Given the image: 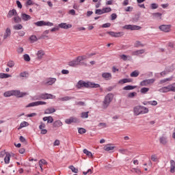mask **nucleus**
Segmentation results:
<instances>
[{
    "instance_id": "48",
    "label": "nucleus",
    "mask_w": 175,
    "mask_h": 175,
    "mask_svg": "<svg viewBox=\"0 0 175 175\" xmlns=\"http://www.w3.org/2000/svg\"><path fill=\"white\" fill-rule=\"evenodd\" d=\"M147 103L151 106H157V105H158V102H157V100L147 101Z\"/></svg>"
},
{
    "instance_id": "28",
    "label": "nucleus",
    "mask_w": 175,
    "mask_h": 175,
    "mask_svg": "<svg viewBox=\"0 0 175 175\" xmlns=\"http://www.w3.org/2000/svg\"><path fill=\"white\" fill-rule=\"evenodd\" d=\"M14 23H16V24H19V23H21V21H22V19H21V18H20V16H18V14H16V15H15L14 16Z\"/></svg>"
},
{
    "instance_id": "13",
    "label": "nucleus",
    "mask_w": 175,
    "mask_h": 175,
    "mask_svg": "<svg viewBox=\"0 0 175 175\" xmlns=\"http://www.w3.org/2000/svg\"><path fill=\"white\" fill-rule=\"evenodd\" d=\"M159 92H161L162 94H166L167 92H171L170 91V85L167 86H164L159 90Z\"/></svg>"
},
{
    "instance_id": "64",
    "label": "nucleus",
    "mask_w": 175,
    "mask_h": 175,
    "mask_svg": "<svg viewBox=\"0 0 175 175\" xmlns=\"http://www.w3.org/2000/svg\"><path fill=\"white\" fill-rule=\"evenodd\" d=\"M111 25V23H105L102 25V28H109Z\"/></svg>"
},
{
    "instance_id": "53",
    "label": "nucleus",
    "mask_w": 175,
    "mask_h": 175,
    "mask_svg": "<svg viewBox=\"0 0 175 175\" xmlns=\"http://www.w3.org/2000/svg\"><path fill=\"white\" fill-rule=\"evenodd\" d=\"M36 106H42L43 105H46V103L44 101H36Z\"/></svg>"
},
{
    "instance_id": "55",
    "label": "nucleus",
    "mask_w": 175,
    "mask_h": 175,
    "mask_svg": "<svg viewBox=\"0 0 175 175\" xmlns=\"http://www.w3.org/2000/svg\"><path fill=\"white\" fill-rule=\"evenodd\" d=\"M95 14H98V15L104 14L103 9H102V10H100V9L96 10Z\"/></svg>"
},
{
    "instance_id": "12",
    "label": "nucleus",
    "mask_w": 175,
    "mask_h": 175,
    "mask_svg": "<svg viewBox=\"0 0 175 175\" xmlns=\"http://www.w3.org/2000/svg\"><path fill=\"white\" fill-rule=\"evenodd\" d=\"M170 25H163L159 26V29L163 32H170Z\"/></svg>"
},
{
    "instance_id": "11",
    "label": "nucleus",
    "mask_w": 175,
    "mask_h": 175,
    "mask_svg": "<svg viewBox=\"0 0 175 175\" xmlns=\"http://www.w3.org/2000/svg\"><path fill=\"white\" fill-rule=\"evenodd\" d=\"M69 66H72V68H76V66H79L80 65V62L77 57L75 59H73L68 62Z\"/></svg>"
},
{
    "instance_id": "63",
    "label": "nucleus",
    "mask_w": 175,
    "mask_h": 175,
    "mask_svg": "<svg viewBox=\"0 0 175 175\" xmlns=\"http://www.w3.org/2000/svg\"><path fill=\"white\" fill-rule=\"evenodd\" d=\"M133 10V7L129 6L125 9V12H132Z\"/></svg>"
},
{
    "instance_id": "51",
    "label": "nucleus",
    "mask_w": 175,
    "mask_h": 175,
    "mask_svg": "<svg viewBox=\"0 0 175 175\" xmlns=\"http://www.w3.org/2000/svg\"><path fill=\"white\" fill-rule=\"evenodd\" d=\"M170 90L171 92H175V83L170 84Z\"/></svg>"
},
{
    "instance_id": "61",
    "label": "nucleus",
    "mask_w": 175,
    "mask_h": 175,
    "mask_svg": "<svg viewBox=\"0 0 175 175\" xmlns=\"http://www.w3.org/2000/svg\"><path fill=\"white\" fill-rule=\"evenodd\" d=\"M26 5L31 6V5H35V3H33V1H32V0H27L26 2Z\"/></svg>"
},
{
    "instance_id": "5",
    "label": "nucleus",
    "mask_w": 175,
    "mask_h": 175,
    "mask_svg": "<svg viewBox=\"0 0 175 175\" xmlns=\"http://www.w3.org/2000/svg\"><path fill=\"white\" fill-rule=\"evenodd\" d=\"M12 96H16V98H24V96H27L28 93L27 92H21L20 90H12Z\"/></svg>"
},
{
    "instance_id": "60",
    "label": "nucleus",
    "mask_w": 175,
    "mask_h": 175,
    "mask_svg": "<svg viewBox=\"0 0 175 175\" xmlns=\"http://www.w3.org/2000/svg\"><path fill=\"white\" fill-rule=\"evenodd\" d=\"M44 128H46V124L41 122L40 125L39 126V129H44Z\"/></svg>"
},
{
    "instance_id": "14",
    "label": "nucleus",
    "mask_w": 175,
    "mask_h": 175,
    "mask_svg": "<svg viewBox=\"0 0 175 175\" xmlns=\"http://www.w3.org/2000/svg\"><path fill=\"white\" fill-rule=\"evenodd\" d=\"M55 81H57V79L55 78H48L46 79L44 84L45 85H53Z\"/></svg>"
},
{
    "instance_id": "24",
    "label": "nucleus",
    "mask_w": 175,
    "mask_h": 175,
    "mask_svg": "<svg viewBox=\"0 0 175 175\" xmlns=\"http://www.w3.org/2000/svg\"><path fill=\"white\" fill-rule=\"evenodd\" d=\"M170 173H174V172H175V161H174V160H170Z\"/></svg>"
},
{
    "instance_id": "47",
    "label": "nucleus",
    "mask_w": 175,
    "mask_h": 175,
    "mask_svg": "<svg viewBox=\"0 0 175 175\" xmlns=\"http://www.w3.org/2000/svg\"><path fill=\"white\" fill-rule=\"evenodd\" d=\"M29 40L33 43L34 42L38 41V38L36 37V36L33 35L30 36Z\"/></svg>"
},
{
    "instance_id": "17",
    "label": "nucleus",
    "mask_w": 175,
    "mask_h": 175,
    "mask_svg": "<svg viewBox=\"0 0 175 175\" xmlns=\"http://www.w3.org/2000/svg\"><path fill=\"white\" fill-rule=\"evenodd\" d=\"M21 20L23 21H29V20H31V16L25 14V13H22L21 15Z\"/></svg>"
},
{
    "instance_id": "50",
    "label": "nucleus",
    "mask_w": 175,
    "mask_h": 175,
    "mask_svg": "<svg viewBox=\"0 0 175 175\" xmlns=\"http://www.w3.org/2000/svg\"><path fill=\"white\" fill-rule=\"evenodd\" d=\"M83 153L86 154L88 155V157H92V153L91 152L88 151V150H87V149L83 150Z\"/></svg>"
},
{
    "instance_id": "29",
    "label": "nucleus",
    "mask_w": 175,
    "mask_h": 175,
    "mask_svg": "<svg viewBox=\"0 0 175 175\" xmlns=\"http://www.w3.org/2000/svg\"><path fill=\"white\" fill-rule=\"evenodd\" d=\"M105 151H112V150H114V146H111V144H107L105 146H104Z\"/></svg>"
},
{
    "instance_id": "2",
    "label": "nucleus",
    "mask_w": 175,
    "mask_h": 175,
    "mask_svg": "<svg viewBox=\"0 0 175 175\" xmlns=\"http://www.w3.org/2000/svg\"><path fill=\"white\" fill-rule=\"evenodd\" d=\"M133 111L134 116L147 114V113H148V108L142 105H137L133 107Z\"/></svg>"
},
{
    "instance_id": "52",
    "label": "nucleus",
    "mask_w": 175,
    "mask_h": 175,
    "mask_svg": "<svg viewBox=\"0 0 175 175\" xmlns=\"http://www.w3.org/2000/svg\"><path fill=\"white\" fill-rule=\"evenodd\" d=\"M28 125H29L28 122L24 121L21 123L20 128H25V126H28Z\"/></svg>"
},
{
    "instance_id": "45",
    "label": "nucleus",
    "mask_w": 175,
    "mask_h": 175,
    "mask_svg": "<svg viewBox=\"0 0 175 175\" xmlns=\"http://www.w3.org/2000/svg\"><path fill=\"white\" fill-rule=\"evenodd\" d=\"M130 76L131 77H137L139 76V72L135 70L131 73Z\"/></svg>"
},
{
    "instance_id": "42",
    "label": "nucleus",
    "mask_w": 175,
    "mask_h": 175,
    "mask_svg": "<svg viewBox=\"0 0 175 175\" xmlns=\"http://www.w3.org/2000/svg\"><path fill=\"white\" fill-rule=\"evenodd\" d=\"M103 12L105 14V13H110L111 12V8L107 7V8H103Z\"/></svg>"
},
{
    "instance_id": "30",
    "label": "nucleus",
    "mask_w": 175,
    "mask_h": 175,
    "mask_svg": "<svg viewBox=\"0 0 175 175\" xmlns=\"http://www.w3.org/2000/svg\"><path fill=\"white\" fill-rule=\"evenodd\" d=\"M144 44L142 43L140 41H136L134 44V47H136L137 49L139 47H144Z\"/></svg>"
},
{
    "instance_id": "26",
    "label": "nucleus",
    "mask_w": 175,
    "mask_h": 175,
    "mask_svg": "<svg viewBox=\"0 0 175 175\" xmlns=\"http://www.w3.org/2000/svg\"><path fill=\"white\" fill-rule=\"evenodd\" d=\"M71 99H75V97H70V96H66L58 98V100H60V102H68V100H70Z\"/></svg>"
},
{
    "instance_id": "40",
    "label": "nucleus",
    "mask_w": 175,
    "mask_h": 175,
    "mask_svg": "<svg viewBox=\"0 0 175 175\" xmlns=\"http://www.w3.org/2000/svg\"><path fill=\"white\" fill-rule=\"evenodd\" d=\"M136 95H137V93H136V92H130L128 94L127 97L132 98H135Z\"/></svg>"
},
{
    "instance_id": "10",
    "label": "nucleus",
    "mask_w": 175,
    "mask_h": 175,
    "mask_svg": "<svg viewBox=\"0 0 175 175\" xmlns=\"http://www.w3.org/2000/svg\"><path fill=\"white\" fill-rule=\"evenodd\" d=\"M146 53V49H139L134 51L131 53V55L139 57V55H142Z\"/></svg>"
},
{
    "instance_id": "21",
    "label": "nucleus",
    "mask_w": 175,
    "mask_h": 175,
    "mask_svg": "<svg viewBox=\"0 0 175 175\" xmlns=\"http://www.w3.org/2000/svg\"><path fill=\"white\" fill-rule=\"evenodd\" d=\"M79 120H77L76 118L71 117L68 119H66L65 120L66 124H68V125L72 124V122H77Z\"/></svg>"
},
{
    "instance_id": "7",
    "label": "nucleus",
    "mask_w": 175,
    "mask_h": 175,
    "mask_svg": "<svg viewBox=\"0 0 175 175\" xmlns=\"http://www.w3.org/2000/svg\"><path fill=\"white\" fill-rule=\"evenodd\" d=\"M155 83V79H145L140 82L142 87H147L150 84H154Z\"/></svg>"
},
{
    "instance_id": "9",
    "label": "nucleus",
    "mask_w": 175,
    "mask_h": 175,
    "mask_svg": "<svg viewBox=\"0 0 175 175\" xmlns=\"http://www.w3.org/2000/svg\"><path fill=\"white\" fill-rule=\"evenodd\" d=\"M160 144H162V146H166L167 143H169V141L167 140V136L165 135H162L159 139Z\"/></svg>"
},
{
    "instance_id": "1",
    "label": "nucleus",
    "mask_w": 175,
    "mask_h": 175,
    "mask_svg": "<svg viewBox=\"0 0 175 175\" xmlns=\"http://www.w3.org/2000/svg\"><path fill=\"white\" fill-rule=\"evenodd\" d=\"M100 85L98 83H95L90 81H84L83 80H80L77 82L76 85V88L80 90L81 88H99Z\"/></svg>"
},
{
    "instance_id": "34",
    "label": "nucleus",
    "mask_w": 175,
    "mask_h": 175,
    "mask_svg": "<svg viewBox=\"0 0 175 175\" xmlns=\"http://www.w3.org/2000/svg\"><path fill=\"white\" fill-rule=\"evenodd\" d=\"M3 96H5V98H10V96H12V90H8V91L4 92Z\"/></svg>"
},
{
    "instance_id": "36",
    "label": "nucleus",
    "mask_w": 175,
    "mask_h": 175,
    "mask_svg": "<svg viewBox=\"0 0 175 175\" xmlns=\"http://www.w3.org/2000/svg\"><path fill=\"white\" fill-rule=\"evenodd\" d=\"M34 25H36V27H43V26H44V21H40L34 23Z\"/></svg>"
},
{
    "instance_id": "8",
    "label": "nucleus",
    "mask_w": 175,
    "mask_h": 175,
    "mask_svg": "<svg viewBox=\"0 0 175 175\" xmlns=\"http://www.w3.org/2000/svg\"><path fill=\"white\" fill-rule=\"evenodd\" d=\"M107 33L110 35L112 38H121V36H124V32H114V31H107Z\"/></svg>"
},
{
    "instance_id": "31",
    "label": "nucleus",
    "mask_w": 175,
    "mask_h": 175,
    "mask_svg": "<svg viewBox=\"0 0 175 175\" xmlns=\"http://www.w3.org/2000/svg\"><path fill=\"white\" fill-rule=\"evenodd\" d=\"M135 88H136V86H133V85H126L125 87L123 88V90L124 91H131L132 90H135Z\"/></svg>"
},
{
    "instance_id": "41",
    "label": "nucleus",
    "mask_w": 175,
    "mask_h": 175,
    "mask_svg": "<svg viewBox=\"0 0 175 175\" xmlns=\"http://www.w3.org/2000/svg\"><path fill=\"white\" fill-rule=\"evenodd\" d=\"M23 59L26 62H29V61H31V57H29V55H28V54H25L23 55Z\"/></svg>"
},
{
    "instance_id": "16",
    "label": "nucleus",
    "mask_w": 175,
    "mask_h": 175,
    "mask_svg": "<svg viewBox=\"0 0 175 175\" xmlns=\"http://www.w3.org/2000/svg\"><path fill=\"white\" fill-rule=\"evenodd\" d=\"M10 35H12V30H10V28L8 27L4 33L3 40H5L8 38H10Z\"/></svg>"
},
{
    "instance_id": "37",
    "label": "nucleus",
    "mask_w": 175,
    "mask_h": 175,
    "mask_svg": "<svg viewBox=\"0 0 175 175\" xmlns=\"http://www.w3.org/2000/svg\"><path fill=\"white\" fill-rule=\"evenodd\" d=\"M5 163H10V154H7L4 158Z\"/></svg>"
},
{
    "instance_id": "27",
    "label": "nucleus",
    "mask_w": 175,
    "mask_h": 175,
    "mask_svg": "<svg viewBox=\"0 0 175 175\" xmlns=\"http://www.w3.org/2000/svg\"><path fill=\"white\" fill-rule=\"evenodd\" d=\"M132 81V79H123L118 81L119 84H125L126 83H131Z\"/></svg>"
},
{
    "instance_id": "49",
    "label": "nucleus",
    "mask_w": 175,
    "mask_h": 175,
    "mask_svg": "<svg viewBox=\"0 0 175 175\" xmlns=\"http://www.w3.org/2000/svg\"><path fill=\"white\" fill-rule=\"evenodd\" d=\"M69 169H70V170H72V172H73V173H78V172H79V170H77L76 167H75V166H73V165H70V167H69Z\"/></svg>"
},
{
    "instance_id": "43",
    "label": "nucleus",
    "mask_w": 175,
    "mask_h": 175,
    "mask_svg": "<svg viewBox=\"0 0 175 175\" xmlns=\"http://www.w3.org/2000/svg\"><path fill=\"white\" fill-rule=\"evenodd\" d=\"M89 113H90L89 111L82 112L81 114V118H88Z\"/></svg>"
},
{
    "instance_id": "56",
    "label": "nucleus",
    "mask_w": 175,
    "mask_h": 175,
    "mask_svg": "<svg viewBox=\"0 0 175 175\" xmlns=\"http://www.w3.org/2000/svg\"><path fill=\"white\" fill-rule=\"evenodd\" d=\"M133 170L137 173V174H139V175L142 174V171L140 170V169H139V168H133L131 170V172H133Z\"/></svg>"
},
{
    "instance_id": "57",
    "label": "nucleus",
    "mask_w": 175,
    "mask_h": 175,
    "mask_svg": "<svg viewBox=\"0 0 175 175\" xmlns=\"http://www.w3.org/2000/svg\"><path fill=\"white\" fill-rule=\"evenodd\" d=\"M18 54H23L24 53V48L23 47H18L16 50Z\"/></svg>"
},
{
    "instance_id": "6",
    "label": "nucleus",
    "mask_w": 175,
    "mask_h": 175,
    "mask_svg": "<svg viewBox=\"0 0 175 175\" xmlns=\"http://www.w3.org/2000/svg\"><path fill=\"white\" fill-rule=\"evenodd\" d=\"M122 28L123 29H130L131 31H139V29H142V27L135 25H126Z\"/></svg>"
},
{
    "instance_id": "54",
    "label": "nucleus",
    "mask_w": 175,
    "mask_h": 175,
    "mask_svg": "<svg viewBox=\"0 0 175 175\" xmlns=\"http://www.w3.org/2000/svg\"><path fill=\"white\" fill-rule=\"evenodd\" d=\"M159 7V5L155 3H153L150 5V8L152 10L158 9Z\"/></svg>"
},
{
    "instance_id": "38",
    "label": "nucleus",
    "mask_w": 175,
    "mask_h": 175,
    "mask_svg": "<svg viewBox=\"0 0 175 175\" xmlns=\"http://www.w3.org/2000/svg\"><path fill=\"white\" fill-rule=\"evenodd\" d=\"M149 91H150V88H142L140 90L141 94H147V92Z\"/></svg>"
},
{
    "instance_id": "18",
    "label": "nucleus",
    "mask_w": 175,
    "mask_h": 175,
    "mask_svg": "<svg viewBox=\"0 0 175 175\" xmlns=\"http://www.w3.org/2000/svg\"><path fill=\"white\" fill-rule=\"evenodd\" d=\"M17 15V11L16 10H10L8 12V14L7 15L8 18H12V17H14Z\"/></svg>"
},
{
    "instance_id": "3",
    "label": "nucleus",
    "mask_w": 175,
    "mask_h": 175,
    "mask_svg": "<svg viewBox=\"0 0 175 175\" xmlns=\"http://www.w3.org/2000/svg\"><path fill=\"white\" fill-rule=\"evenodd\" d=\"M113 98H114V96L111 93H109L107 95H106L104 100L103 101L102 109L106 110V109L109 107L110 103H111Z\"/></svg>"
},
{
    "instance_id": "4",
    "label": "nucleus",
    "mask_w": 175,
    "mask_h": 175,
    "mask_svg": "<svg viewBox=\"0 0 175 175\" xmlns=\"http://www.w3.org/2000/svg\"><path fill=\"white\" fill-rule=\"evenodd\" d=\"M33 99L34 100H40V99H55V96L51 94L43 93L40 94L39 96H34Z\"/></svg>"
},
{
    "instance_id": "19",
    "label": "nucleus",
    "mask_w": 175,
    "mask_h": 175,
    "mask_svg": "<svg viewBox=\"0 0 175 175\" xmlns=\"http://www.w3.org/2000/svg\"><path fill=\"white\" fill-rule=\"evenodd\" d=\"M59 27L63 29H69V28H72V25L64 23L59 24Z\"/></svg>"
},
{
    "instance_id": "32",
    "label": "nucleus",
    "mask_w": 175,
    "mask_h": 175,
    "mask_svg": "<svg viewBox=\"0 0 175 175\" xmlns=\"http://www.w3.org/2000/svg\"><path fill=\"white\" fill-rule=\"evenodd\" d=\"M120 58L123 59V61H131V56L126 55H121Z\"/></svg>"
},
{
    "instance_id": "39",
    "label": "nucleus",
    "mask_w": 175,
    "mask_h": 175,
    "mask_svg": "<svg viewBox=\"0 0 175 175\" xmlns=\"http://www.w3.org/2000/svg\"><path fill=\"white\" fill-rule=\"evenodd\" d=\"M14 29H15L16 31L23 29V25L21 24L14 25Z\"/></svg>"
},
{
    "instance_id": "62",
    "label": "nucleus",
    "mask_w": 175,
    "mask_h": 175,
    "mask_svg": "<svg viewBox=\"0 0 175 175\" xmlns=\"http://www.w3.org/2000/svg\"><path fill=\"white\" fill-rule=\"evenodd\" d=\"M38 163H42V165H47V161L45 159H40Z\"/></svg>"
},
{
    "instance_id": "20",
    "label": "nucleus",
    "mask_w": 175,
    "mask_h": 175,
    "mask_svg": "<svg viewBox=\"0 0 175 175\" xmlns=\"http://www.w3.org/2000/svg\"><path fill=\"white\" fill-rule=\"evenodd\" d=\"M102 77L105 79V80H111L112 76L110 72H104L102 74Z\"/></svg>"
},
{
    "instance_id": "59",
    "label": "nucleus",
    "mask_w": 175,
    "mask_h": 175,
    "mask_svg": "<svg viewBox=\"0 0 175 175\" xmlns=\"http://www.w3.org/2000/svg\"><path fill=\"white\" fill-rule=\"evenodd\" d=\"M152 16L154 17H161L162 16V14L159 13V12H155L152 14Z\"/></svg>"
},
{
    "instance_id": "46",
    "label": "nucleus",
    "mask_w": 175,
    "mask_h": 175,
    "mask_svg": "<svg viewBox=\"0 0 175 175\" xmlns=\"http://www.w3.org/2000/svg\"><path fill=\"white\" fill-rule=\"evenodd\" d=\"M77 58H78V61H79V64H81V61L85 60V59L87 58V56L82 55V56H79Z\"/></svg>"
},
{
    "instance_id": "25",
    "label": "nucleus",
    "mask_w": 175,
    "mask_h": 175,
    "mask_svg": "<svg viewBox=\"0 0 175 175\" xmlns=\"http://www.w3.org/2000/svg\"><path fill=\"white\" fill-rule=\"evenodd\" d=\"M64 124L61 120H55L53 124V128H59V126H62Z\"/></svg>"
},
{
    "instance_id": "33",
    "label": "nucleus",
    "mask_w": 175,
    "mask_h": 175,
    "mask_svg": "<svg viewBox=\"0 0 175 175\" xmlns=\"http://www.w3.org/2000/svg\"><path fill=\"white\" fill-rule=\"evenodd\" d=\"M15 65L16 63L13 60H10L7 63V66H8V68H13Z\"/></svg>"
},
{
    "instance_id": "15",
    "label": "nucleus",
    "mask_w": 175,
    "mask_h": 175,
    "mask_svg": "<svg viewBox=\"0 0 175 175\" xmlns=\"http://www.w3.org/2000/svg\"><path fill=\"white\" fill-rule=\"evenodd\" d=\"M36 56H37V59L40 61V59H42L43 57H44V51H43L42 49L38 51V52L36 53Z\"/></svg>"
},
{
    "instance_id": "58",
    "label": "nucleus",
    "mask_w": 175,
    "mask_h": 175,
    "mask_svg": "<svg viewBox=\"0 0 175 175\" xmlns=\"http://www.w3.org/2000/svg\"><path fill=\"white\" fill-rule=\"evenodd\" d=\"M36 106V102H33L26 105V107H35Z\"/></svg>"
},
{
    "instance_id": "35",
    "label": "nucleus",
    "mask_w": 175,
    "mask_h": 175,
    "mask_svg": "<svg viewBox=\"0 0 175 175\" xmlns=\"http://www.w3.org/2000/svg\"><path fill=\"white\" fill-rule=\"evenodd\" d=\"M12 75L5 73H0V79H8V77H11Z\"/></svg>"
},
{
    "instance_id": "23",
    "label": "nucleus",
    "mask_w": 175,
    "mask_h": 175,
    "mask_svg": "<svg viewBox=\"0 0 175 175\" xmlns=\"http://www.w3.org/2000/svg\"><path fill=\"white\" fill-rule=\"evenodd\" d=\"M53 113H55V109L54 107L47 108L44 112V114H53Z\"/></svg>"
},
{
    "instance_id": "22",
    "label": "nucleus",
    "mask_w": 175,
    "mask_h": 175,
    "mask_svg": "<svg viewBox=\"0 0 175 175\" xmlns=\"http://www.w3.org/2000/svg\"><path fill=\"white\" fill-rule=\"evenodd\" d=\"M42 120L43 121H47V124H53V122H54V118H53V116H45Z\"/></svg>"
},
{
    "instance_id": "44",
    "label": "nucleus",
    "mask_w": 175,
    "mask_h": 175,
    "mask_svg": "<svg viewBox=\"0 0 175 175\" xmlns=\"http://www.w3.org/2000/svg\"><path fill=\"white\" fill-rule=\"evenodd\" d=\"M85 132H87V130H85V129H84V128L78 129V133L80 135H83V134L85 133Z\"/></svg>"
}]
</instances>
